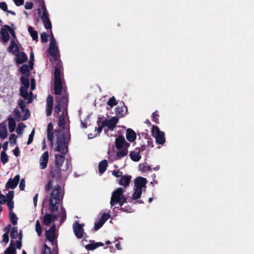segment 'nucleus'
Segmentation results:
<instances>
[{"label": "nucleus", "mask_w": 254, "mask_h": 254, "mask_svg": "<svg viewBox=\"0 0 254 254\" xmlns=\"http://www.w3.org/2000/svg\"><path fill=\"white\" fill-rule=\"evenodd\" d=\"M20 72L24 76H28L30 74L29 66L27 64H23L20 68Z\"/></svg>", "instance_id": "nucleus-33"}, {"label": "nucleus", "mask_w": 254, "mask_h": 254, "mask_svg": "<svg viewBox=\"0 0 254 254\" xmlns=\"http://www.w3.org/2000/svg\"><path fill=\"white\" fill-rule=\"evenodd\" d=\"M108 166V162L106 160H103L99 163V172L102 174L105 172Z\"/></svg>", "instance_id": "nucleus-30"}, {"label": "nucleus", "mask_w": 254, "mask_h": 254, "mask_svg": "<svg viewBox=\"0 0 254 254\" xmlns=\"http://www.w3.org/2000/svg\"><path fill=\"white\" fill-rule=\"evenodd\" d=\"M14 192L13 190L9 191L6 195L7 201H12V199L14 197Z\"/></svg>", "instance_id": "nucleus-56"}, {"label": "nucleus", "mask_w": 254, "mask_h": 254, "mask_svg": "<svg viewBox=\"0 0 254 254\" xmlns=\"http://www.w3.org/2000/svg\"><path fill=\"white\" fill-rule=\"evenodd\" d=\"M15 55L16 56V63L17 64H22L28 60L27 56L23 52L19 51Z\"/></svg>", "instance_id": "nucleus-14"}, {"label": "nucleus", "mask_w": 254, "mask_h": 254, "mask_svg": "<svg viewBox=\"0 0 254 254\" xmlns=\"http://www.w3.org/2000/svg\"><path fill=\"white\" fill-rule=\"evenodd\" d=\"M42 254H58L56 239H47Z\"/></svg>", "instance_id": "nucleus-4"}, {"label": "nucleus", "mask_w": 254, "mask_h": 254, "mask_svg": "<svg viewBox=\"0 0 254 254\" xmlns=\"http://www.w3.org/2000/svg\"><path fill=\"white\" fill-rule=\"evenodd\" d=\"M131 176L128 175H125L121 178L119 181V184L120 185L124 186L125 188L127 187L130 182Z\"/></svg>", "instance_id": "nucleus-20"}, {"label": "nucleus", "mask_w": 254, "mask_h": 254, "mask_svg": "<svg viewBox=\"0 0 254 254\" xmlns=\"http://www.w3.org/2000/svg\"><path fill=\"white\" fill-rule=\"evenodd\" d=\"M48 51L49 52L50 55L53 58L55 61H58L59 50L57 45H49Z\"/></svg>", "instance_id": "nucleus-16"}, {"label": "nucleus", "mask_w": 254, "mask_h": 254, "mask_svg": "<svg viewBox=\"0 0 254 254\" xmlns=\"http://www.w3.org/2000/svg\"><path fill=\"white\" fill-rule=\"evenodd\" d=\"M24 112V114L21 119L23 121L27 120L30 117V113L28 109H25Z\"/></svg>", "instance_id": "nucleus-52"}, {"label": "nucleus", "mask_w": 254, "mask_h": 254, "mask_svg": "<svg viewBox=\"0 0 254 254\" xmlns=\"http://www.w3.org/2000/svg\"><path fill=\"white\" fill-rule=\"evenodd\" d=\"M146 183L147 181L145 178L138 177L134 181V187L136 189L142 190V188L145 186Z\"/></svg>", "instance_id": "nucleus-15"}, {"label": "nucleus", "mask_w": 254, "mask_h": 254, "mask_svg": "<svg viewBox=\"0 0 254 254\" xmlns=\"http://www.w3.org/2000/svg\"><path fill=\"white\" fill-rule=\"evenodd\" d=\"M20 180L19 175H16L14 178L12 179L10 178L5 185V188L6 189H14L15 188Z\"/></svg>", "instance_id": "nucleus-11"}, {"label": "nucleus", "mask_w": 254, "mask_h": 254, "mask_svg": "<svg viewBox=\"0 0 254 254\" xmlns=\"http://www.w3.org/2000/svg\"><path fill=\"white\" fill-rule=\"evenodd\" d=\"M19 51V46L16 44L14 40H11L10 45L8 48V52L11 53L13 55H15Z\"/></svg>", "instance_id": "nucleus-24"}, {"label": "nucleus", "mask_w": 254, "mask_h": 254, "mask_svg": "<svg viewBox=\"0 0 254 254\" xmlns=\"http://www.w3.org/2000/svg\"><path fill=\"white\" fill-rule=\"evenodd\" d=\"M110 218V215L108 213H104L99 219L101 221H102L104 224L105 223L106 221H107Z\"/></svg>", "instance_id": "nucleus-54"}, {"label": "nucleus", "mask_w": 254, "mask_h": 254, "mask_svg": "<svg viewBox=\"0 0 254 254\" xmlns=\"http://www.w3.org/2000/svg\"><path fill=\"white\" fill-rule=\"evenodd\" d=\"M36 231L39 236H40L42 233V227L39 220H37L35 225Z\"/></svg>", "instance_id": "nucleus-45"}, {"label": "nucleus", "mask_w": 254, "mask_h": 254, "mask_svg": "<svg viewBox=\"0 0 254 254\" xmlns=\"http://www.w3.org/2000/svg\"><path fill=\"white\" fill-rule=\"evenodd\" d=\"M11 230L10 236L11 238H22V234L21 232L18 233V228L14 227L11 229L10 224L7 225L3 229L4 234L2 236V238H9V233Z\"/></svg>", "instance_id": "nucleus-5"}, {"label": "nucleus", "mask_w": 254, "mask_h": 254, "mask_svg": "<svg viewBox=\"0 0 254 254\" xmlns=\"http://www.w3.org/2000/svg\"><path fill=\"white\" fill-rule=\"evenodd\" d=\"M4 28H5L8 32L10 33L11 36L13 37L14 39L16 38V34L15 32L12 28H11L9 25H5Z\"/></svg>", "instance_id": "nucleus-50"}, {"label": "nucleus", "mask_w": 254, "mask_h": 254, "mask_svg": "<svg viewBox=\"0 0 254 254\" xmlns=\"http://www.w3.org/2000/svg\"><path fill=\"white\" fill-rule=\"evenodd\" d=\"M129 155L130 159L134 162L139 161L141 158V156L139 153V151L135 150L134 151H131Z\"/></svg>", "instance_id": "nucleus-28"}, {"label": "nucleus", "mask_w": 254, "mask_h": 254, "mask_svg": "<svg viewBox=\"0 0 254 254\" xmlns=\"http://www.w3.org/2000/svg\"><path fill=\"white\" fill-rule=\"evenodd\" d=\"M152 134L157 143L162 145L165 143V133L161 131L158 126L152 125Z\"/></svg>", "instance_id": "nucleus-6"}, {"label": "nucleus", "mask_w": 254, "mask_h": 254, "mask_svg": "<svg viewBox=\"0 0 254 254\" xmlns=\"http://www.w3.org/2000/svg\"><path fill=\"white\" fill-rule=\"evenodd\" d=\"M61 220H60V223H62L66 220V213L65 209L63 207H61Z\"/></svg>", "instance_id": "nucleus-44"}, {"label": "nucleus", "mask_w": 254, "mask_h": 254, "mask_svg": "<svg viewBox=\"0 0 254 254\" xmlns=\"http://www.w3.org/2000/svg\"><path fill=\"white\" fill-rule=\"evenodd\" d=\"M25 127H26V126L24 124L22 123H19L18 124V127L16 128V132L17 133V134H21L23 129Z\"/></svg>", "instance_id": "nucleus-47"}, {"label": "nucleus", "mask_w": 254, "mask_h": 254, "mask_svg": "<svg viewBox=\"0 0 254 254\" xmlns=\"http://www.w3.org/2000/svg\"><path fill=\"white\" fill-rule=\"evenodd\" d=\"M112 174L117 178L122 177V176H123V172L120 171L114 170L112 172Z\"/></svg>", "instance_id": "nucleus-61"}, {"label": "nucleus", "mask_w": 254, "mask_h": 254, "mask_svg": "<svg viewBox=\"0 0 254 254\" xmlns=\"http://www.w3.org/2000/svg\"><path fill=\"white\" fill-rule=\"evenodd\" d=\"M41 18L43 22L45 28L46 29H51L52 23L49 19V15H47L45 12L44 14H42Z\"/></svg>", "instance_id": "nucleus-19"}, {"label": "nucleus", "mask_w": 254, "mask_h": 254, "mask_svg": "<svg viewBox=\"0 0 254 254\" xmlns=\"http://www.w3.org/2000/svg\"><path fill=\"white\" fill-rule=\"evenodd\" d=\"M119 122V119L117 117H113L109 120H106L103 121L105 127H107L110 130H113L116 127Z\"/></svg>", "instance_id": "nucleus-10"}, {"label": "nucleus", "mask_w": 254, "mask_h": 254, "mask_svg": "<svg viewBox=\"0 0 254 254\" xmlns=\"http://www.w3.org/2000/svg\"><path fill=\"white\" fill-rule=\"evenodd\" d=\"M97 123L99 127H96L95 128V130L97 131V132L96 135H99L100 134L103 130V127H105L103 122H102L99 120L97 121Z\"/></svg>", "instance_id": "nucleus-37"}, {"label": "nucleus", "mask_w": 254, "mask_h": 254, "mask_svg": "<svg viewBox=\"0 0 254 254\" xmlns=\"http://www.w3.org/2000/svg\"><path fill=\"white\" fill-rule=\"evenodd\" d=\"M48 35L45 33L43 32L41 34V42L43 43H46L48 41Z\"/></svg>", "instance_id": "nucleus-55"}, {"label": "nucleus", "mask_w": 254, "mask_h": 254, "mask_svg": "<svg viewBox=\"0 0 254 254\" xmlns=\"http://www.w3.org/2000/svg\"><path fill=\"white\" fill-rule=\"evenodd\" d=\"M127 198L128 197L126 196V195L123 194L122 195L121 200L119 202H118L121 206H123L125 203H127Z\"/></svg>", "instance_id": "nucleus-58"}, {"label": "nucleus", "mask_w": 254, "mask_h": 254, "mask_svg": "<svg viewBox=\"0 0 254 254\" xmlns=\"http://www.w3.org/2000/svg\"><path fill=\"white\" fill-rule=\"evenodd\" d=\"M34 134H35V130L33 129L32 130L31 133L29 135L28 141L27 142V145H29L32 142V141L33 140L34 136Z\"/></svg>", "instance_id": "nucleus-53"}, {"label": "nucleus", "mask_w": 254, "mask_h": 254, "mask_svg": "<svg viewBox=\"0 0 254 254\" xmlns=\"http://www.w3.org/2000/svg\"><path fill=\"white\" fill-rule=\"evenodd\" d=\"M8 125L9 130L12 132L14 131L16 127V123L14 119L12 117H8L7 118Z\"/></svg>", "instance_id": "nucleus-31"}, {"label": "nucleus", "mask_w": 254, "mask_h": 254, "mask_svg": "<svg viewBox=\"0 0 254 254\" xmlns=\"http://www.w3.org/2000/svg\"><path fill=\"white\" fill-rule=\"evenodd\" d=\"M25 187V182L24 179H22L20 180V182L19 184V189L21 190H24V188Z\"/></svg>", "instance_id": "nucleus-64"}, {"label": "nucleus", "mask_w": 254, "mask_h": 254, "mask_svg": "<svg viewBox=\"0 0 254 254\" xmlns=\"http://www.w3.org/2000/svg\"><path fill=\"white\" fill-rule=\"evenodd\" d=\"M0 159L3 164H5L8 161V157L4 151H1L0 153Z\"/></svg>", "instance_id": "nucleus-41"}, {"label": "nucleus", "mask_w": 254, "mask_h": 254, "mask_svg": "<svg viewBox=\"0 0 254 254\" xmlns=\"http://www.w3.org/2000/svg\"><path fill=\"white\" fill-rule=\"evenodd\" d=\"M67 115V111H64L62 114L60 115L58 120V126L60 127L64 130L65 128V118L66 116Z\"/></svg>", "instance_id": "nucleus-18"}, {"label": "nucleus", "mask_w": 254, "mask_h": 254, "mask_svg": "<svg viewBox=\"0 0 254 254\" xmlns=\"http://www.w3.org/2000/svg\"><path fill=\"white\" fill-rule=\"evenodd\" d=\"M9 216L10 222L13 225H16L17 223L18 218L16 214L13 211H9Z\"/></svg>", "instance_id": "nucleus-38"}, {"label": "nucleus", "mask_w": 254, "mask_h": 254, "mask_svg": "<svg viewBox=\"0 0 254 254\" xmlns=\"http://www.w3.org/2000/svg\"><path fill=\"white\" fill-rule=\"evenodd\" d=\"M49 152L45 151L41 155L39 159L40 168L41 169H44L47 167L48 163L49 161Z\"/></svg>", "instance_id": "nucleus-12"}, {"label": "nucleus", "mask_w": 254, "mask_h": 254, "mask_svg": "<svg viewBox=\"0 0 254 254\" xmlns=\"http://www.w3.org/2000/svg\"><path fill=\"white\" fill-rule=\"evenodd\" d=\"M52 221V214L50 213H46L43 217V223L46 226H49Z\"/></svg>", "instance_id": "nucleus-35"}, {"label": "nucleus", "mask_w": 254, "mask_h": 254, "mask_svg": "<svg viewBox=\"0 0 254 254\" xmlns=\"http://www.w3.org/2000/svg\"><path fill=\"white\" fill-rule=\"evenodd\" d=\"M0 34L1 35V40L4 43L8 42L9 40L10 37L8 34V31L4 28H2L0 31Z\"/></svg>", "instance_id": "nucleus-23"}, {"label": "nucleus", "mask_w": 254, "mask_h": 254, "mask_svg": "<svg viewBox=\"0 0 254 254\" xmlns=\"http://www.w3.org/2000/svg\"><path fill=\"white\" fill-rule=\"evenodd\" d=\"M123 106L121 107H118L115 110V114L117 117L119 118H123L127 112V108L125 106L124 103L123 102Z\"/></svg>", "instance_id": "nucleus-17"}, {"label": "nucleus", "mask_w": 254, "mask_h": 254, "mask_svg": "<svg viewBox=\"0 0 254 254\" xmlns=\"http://www.w3.org/2000/svg\"><path fill=\"white\" fill-rule=\"evenodd\" d=\"M13 112H14V117L15 119L17 122H19L21 120L20 112L17 109H15L14 110Z\"/></svg>", "instance_id": "nucleus-48"}, {"label": "nucleus", "mask_w": 254, "mask_h": 254, "mask_svg": "<svg viewBox=\"0 0 254 254\" xmlns=\"http://www.w3.org/2000/svg\"><path fill=\"white\" fill-rule=\"evenodd\" d=\"M104 223L101 221L100 220L98 221L97 222L95 223L94 224V230L97 231L99 230L101 227L103 225Z\"/></svg>", "instance_id": "nucleus-59"}, {"label": "nucleus", "mask_w": 254, "mask_h": 254, "mask_svg": "<svg viewBox=\"0 0 254 254\" xmlns=\"http://www.w3.org/2000/svg\"><path fill=\"white\" fill-rule=\"evenodd\" d=\"M139 168L140 171H141V172H146L147 171H151V169L150 166H146L144 164L139 165Z\"/></svg>", "instance_id": "nucleus-49"}, {"label": "nucleus", "mask_w": 254, "mask_h": 254, "mask_svg": "<svg viewBox=\"0 0 254 254\" xmlns=\"http://www.w3.org/2000/svg\"><path fill=\"white\" fill-rule=\"evenodd\" d=\"M117 104L118 102L116 101V99L114 96L111 97L107 102V105L111 107H113Z\"/></svg>", "instance_id": "nucleus-43"}, {"label": "nucleus", "mask_w": 254, "mask_h": 254, "mask_svg": "<svg viewBox=\"0 0 254 254\" xmlns=\"http://www.w3.org/2000/svg\"><path fill=\"white\" fill-rule=\"evenodd\" d=\"M19 106L22 112H24L26 109V102L23 100H21L19 103Z\"/></svg>", "instance_id": "nucleus-57"}, {"label": "nucleus", "mask_w": 254, "mask_h": 254, "mask_svg": "<svg viewBox=\"0 0 254 254\" xmlns=\"http://www.w3.org/2000/svg\"><path fill=\"white\" fill-rule=\"evenodd\" d=\"M54 99L51 95H49L46 100V115L49 117L51 115L53 109Z\"/></svg>", "instance_id": "nucleus-13"}, {"label": "nucleus", "mask_w": 254, "mask_h": 254, "mask_svg": "<svg viewBox=\"0 0 254 254\" xmlns=\"http://www.w3.org/2000/svg\"><path fill=\"white\" fill-rule=\"evenodd\" d=\"M159 115L158 114V111H156L154 112L152 114V121L155 122L156 124H159Z\"/></svg>", "instance_id": "nucleus-46"}, {"label": "nucleus", "mask_w": 254, "mask_h": 254, "mask_svg": "<svg viewBox=\"0 0 254 254\" xmlns=\"http://www.w3.org/2000/svg\"><path fill=\"white\" fill-rule=\"evenodd\" d=\"M127 153L128 151L127 148L117 151L116 155V160H120L126 156L127 154Z\"/></svg>", "instance_id": "nucleus-34"}, {"label": "nucleus", "mask_w": 254, "mask_h": 254, "mask_svg": "<svg viewBox=\"0 0 254 254\" xmlns=\"http://www.w3.org/2000/svg\"><path fill=\"white\" fill-rule=\"evenodd\" d=\"M61 170H62L61 168L55 166L51 167L49 175L52 180H50L45 186V190L47 192L51 190L48 198V209L51 213L58 211L59 204L62 201L64 197V193L62 191L61 187L59 185H57L52 188L54 180L58 182H61L62 179ZM63 170H64L63 169Z\"/></svg>", "instance_id": "nucleus-1"}, {"label": "nucleus", "mask_w": 254, "mask_h": 254, "mask_svg": "<svg viewBox=\"0 0 254 254\" xmlns=\"http://www.w3.org/2000/svg\"><path fill=\"white\" fill-rule=\"evenodd\" d=\"M7 136V131L6 124L1 123L0 124V138L2 139L5 138Z\"/></svg>", "instance_id": "nucleus-29"}, {"label": "nucleus", "mask_w": 254, "mask_h": 254, "mask_svg": "<svg viewBox=\"0 0 254 254\" xmlns=\"http://www.w3.org/2000/svg\"><path fill=\"white\" fill-rule=\"evenodd\" d=\"M104 245V244L103 243L100 242H97V243H93L89 244L88 245H87L85 246V248L88 250H94L97 248L100 247V246H103Z\"/></svg>", "instance_id": "nucleus-32"}, {"label": "nucleus", "mask_w": 254, "mask_h": 254, "mask_svg": "<svg viewBox=\"0 0 254 254\" xmlns=\"http://www.w3.org/2000/svg\"><path fill=\"white\" fill-rule=\"evenodd\" d=\"M68 99V95L66 93L64 94L61 98H57L56 101V105L54 107L55 115H59L61 112V108L64 111H67Z\"/></svg>", "instance_id": "nucleus-3"}, {"label": "nucleus", "mask_w": 254, "mask_h": 254, "mask_svg": "<svg viewBox=\"0 0 254 254\" xmlns=\"http://www.w3.org/2000/svg\"><path fill=\"white\" fill-rule=\"evenodd\" d=\"M28 32L32 38L33 40H37L38 38V33L36 31L33 30V28L32 26L28 27Z\"/></svg>", "instance_id": "nucleus-36"}, {"label": "nucleus", "mask_w": 254, "mask_h": 254, "mask_svg": "<svg viewBox=\"0 0 254 254\" xmlns=\"http://www.w3.org/2000/svg\"><path fill=\"white\" fill-rule=\"evenodd\" d=\"M54 93L56 95H61L63 90L62 80L54 81Z\"/></svg>", "instance_id": "nucleus-21"}, {"label": "nucleus", "mask_w": 254, "mask_h": 254, "mask_svg": "<svg viewBox=\"0 0 254 254\" xmlns=\"http://www.w3.org/2000/svg\"><path fill=\"white\" fill-rule=\"evenodd\" d=\"M47 138L49 141H50L51 143L53 144L54 139V133L53 131L47 132Z\"/></svg>", "instance_id": "nucleus-60"}, {"label": "nucleus", "mask_w": 254, "mask_h": 254, "mask_svg": "<svg viewBox=\"0 0 254 254\" xmlns=\"http://www.w3.org/2000/svg\"><path fill=\"white\" fill-rule=\"evenodd\" d=\"M55 134L57 144L55 150L62 154H56L55 155L56 163L55 166L61 168L65 160L64 155L68 152V143L70 140V134L69 131L65 132L60 129L55 130Z\"/></svg>", "instance_id": "nucleus-2"}, {"label": "nucleus", "mask_w": 254, "mask_h": 254, "mask_svg": "<svg viewBox=\"0 0 254 254\" xmlns=\"http://www.w3.org/2000/svg\"><path fill=\"white\" fill-rule=\"evenodd\" d=\"M126 131L127 139L131 142L134 141L136 138V133L135 131L131 128H127Z\"/></svg>", "instance_id": "nucleus-25"}, {"label": "nucleus", "mask_w": 254, "mask_h": 254, "mask_svg": "<svg viewBox=\"0 0 254 254\" xmlns=\"http://www.w3.org/2000/svg\"><path fill=\"white\" fill-rule=\"evenodd\" d=\"M125 143H127L125 137L122 136H118L115 140V145L118 149H121L124 147Z\"/></svg>", "instance_id": "nucleus-22"}, {"label": "nucleus", "mask_w": 254, "mask_h": 254, "mask_svg": "<svg viewBox=\"0 0 254 254\" xmlns=\"http://www.w3.org/2000/svg\"><path fill=\"white\" fill-rule=\"evenodd\" d=\"M142 192V190L135 188L133 194V199L137 200L139 198H140V197L141 195Z\"/></svg>", "instance_id": "nucleus-40"}, {"label": "nucleus", "mask_w": 254, "mask_h": 254, "mask_svg": "<svg viewBox=\"0 0 254 254\" xmlns=\"http://www.w3.org/2000/svg\"><path fill=\"white\" fill-rule=\"evenodd\" d=\"M27 89L28 88H25L23 87H21L20 89V96L25 100H27L28 97V93L27 90Z\"/></svg>", "instance_id": "nucleus-39"}, {"label": "nucleus", "mask_w": 254, "mask_h": 254, "mask_svg": "<svg viewBox=\"0 0 254 254\" xmlns=\"http://www.w3.org/2000/svg\"><path fill=\"white\" fill-rule=\"evenodd\" d=\"M21 242L20 241H17L15 242L12 241L10 246L5 251L4 254H15L16 248L20 249Z\"/></svg>", "instance_id": "nucleus-8"}, {"label": "nucleus", "mask_w": 254, "mask_h": 254, "mask_svg": "<svg viewBox=\"0 0 254 254\" xmlns=\"http://www.w3.org/2000/svg\"><path fill=\"white\" fill-rule=\"evenodd\" d=\"M17 136L15 134H11L9 138L10 144L11 145L15 144L16 143Z\"/></svg>", "instance_id": "nucleus-51"}, {"label": "nucleus", "mask_w": 254, "mask_h": 254, "mask_svg": "<svg viewBox=\"0 0 254 254\" xmlns=\"http://www.w3.org/2000/svg\"><path fill=\"white\" fill-rule=\"evenodd\" d=\"M83 225L76 222L73 225V229L75 235L77 238H82L84 236Z\"/></svg>", "instance_id": "nucleus-9"}, {"label": "nucleus", "mask_w": 254, "mask_h": 254, "mask_svg": "<svg viewBox=\"0 0 254 254\" xmlns=\"http://www.w3.org/2000/svg\"><path fill=\"white\" fill-rule=\"evenodd\" d=\"M46 238H56V226L53 225L46 231Z\"/></svg>", "instance_id": "nucleus-27"}, {"label": "nucleus", "mask_w": 254, "mask_h": 254, "mask_svg": "<svg viewBox=\"0 0 254 254\" xmlns=\"http://www.w3.org/2000/svg\"><path fill=\"white\" fill-rule=\"evenodd\" d=\"M123 192V188L120 187L112 192L110 201V204L112 206L115 205L120 201Z\"/></svg>", "instance_id": "nucleus-7"}, {"label": "nucleus", "mask_w": 254, "mask_h": 254, "mask_svg": "<svg viewBox=\"0 0 254 254\" xmlns=\"http://www.w3.org/2000/svg\"><path fill=\"white\" fill-rule=\"evenodd\" d=\"M121 210L124 212H130L131 211V207L129 206H125V207L121 206Z\"/></svg>", "instance_id": "nucleus-63"}, {"label": "nucleus", "mask_w": 254, "mask_h": 254, "mask_svg": "<svg viewBox=\"0 0 254 254\" xmlns=\"http://www.w3.org/2000/svg\"><path fill=\"white\" fill-rule=\"evenodd\" d=\"M61 67V64L58 63L54 69V81L62 80Z\"/></svg>", "instance_id": "nucleus-26"}, {"label": "nucleus", "mask_w": 254, "mask_h": 254, "mask_svg": "<svg viewBox=\"0 0 254 254\" xmlns=\"http://www.w3.org/2000/svg\"><path fill=\"white\" fill-rule=\"evenodd\" d=\"M20 81L24 87V88H28L29 87V80L28 78L21 76Z\"/></svg>", "instance_id": "nucleus-42"}, {"label": "nucleus", "mask_w": 254, "mask_h": 254, "mask_svg": "<svg viewBox=\"0 0 254 254\" xmlns=\"http://www.w3.org/2000/svg\"><path fill=\"white\" fill-rule=\"evenodd\" d=\"M0 8L3 11H7V5L5 2H0Z\"/></svg>", "instance_id": "nucleus-62"}]
</instances>
